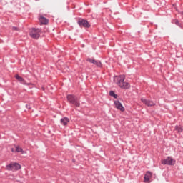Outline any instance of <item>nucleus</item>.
I'll list each match as a JSON object with an SVG mask.
<instances>
[{
	"mask_svg": "<svg viewBox=\"0 0 183 183\" xmlns=\"http://www.w3.org/2000/svg\"><path fill=\"white\" fill-rule=\"evenodd\" d=\"M114 81L122 89H129V88H131V84L125 81V75L124 74L115 76L114 77Z\"/></svg>",
	"mask_w": 183,
	"mask_h": 183,
	"instance_id": "nucleus-1",
	"label": "nucleus"
},
{
	"mask_svg": "<svg viewBox=\"0 0 183 183\" xmlns=\"http://www.w3.org/2000/svg\"><path fill=\"white\" fill-rule=\"evenodd\" d=\"M66 99L69 101L70 104H72L75 107H80L81 104L79 103V100H78V98L75 97V96L72 94H68L66 96Z\"/></svg>",
	"mask_w": 183,
	"mask_h": 183,
	"instance_id": "nucleus-2",
	"label": "nucleus"
},
{
	"mask_svg": "<svg viewBox=\"0 0 183 183\" xmlns=\"http://www.w3.org/2000/svg\"><path fill=\"white\" fill-rule=\"evenodd\" d=\"M77 24L80 26V28H91V24H89V21H88V20L85 19L79 18L77 21Z\"/></svg>",
	"mask_w": 183,
	"mask_h": 183,
	"instance_id": "nucleus-3",
	"label": "nucleus"
},
{
	"mask_svg": "<svg viewBox=\"0 0 183 183\" xmlns=\"http://www.w3.org/2000/svg\"><path fill=\"white\" fill-rule=\"evenodd\" d=\"M41 32H42V29L33 28L30 32V36L34 39H38L41 36Z\"/></svg>",
	"mask_w": 183,
	"mask_h": 183,
	"instance_id": "nucleus-4",
	"label": "nucleus"
},
{
	"mask_svg": "<svg viewBox=\"0 0 183 183\" xmlns=\"http://www.w3.org/2000/svg\"><path fill=\"white\" fill-rule=\"evenodd\" d=\"M87 62H90V64H93L96 65L98 68H102V63L99 60H95L94 59L88 58L86 59Z\"/></svg>",
	"mask_w": 183,
	"mask_h": 183,
	"instance_id": "nucleus-5",
	"label": "nucleus"
},
{
	"mask_svg": "<svg viewBox=\"0 0 183 183\" xmlns=\"http://www.w3.org/2000/svg\"><path fill=\"white\" fill-rule=\"evenodd\" d=\"M162 165H174L175 162H174V159L171 158V157H167L166 159L162 160Z\"/></svg>",
	"mask_w": 183,
	"mask_h": 183,
	"instance_id": "nucleus-6",
	"label": "nucleus"
},
{
	"mask_svg": "<svg viewBox=\"0 0 183 183\" xmlns=\"http://www.w3.org/2000/svg\"><path fill=\"white\" fill-rule=\"evenodd\" d=\"M141 101H142V102H143V104H145V105H147V107H155V102H154L151 100H148L147 99L142 98Z\"/></svg>",
	"mask_w": 183,
	"mask_h": 183,
	"instance_id": "nucleus-7",
	"label": "nucleus"
},
{
	"mask_svg": "<svg viewBox=\"0 0 183 183\" xmlns=\"http://www.w3.org/2000/svg\"><path fill=\"white\" fill-rule=\"evenodd\" d=\"M114 105H115V107L117 109H119L120 111H122V112H124V111H125V108L124 107V106H122V104L119 100L114 101Z\"/></svg>",
	"mask_w": 183,
	"mask_h": 183,
	"instance_id": "nucleus-8",
	"label": "nucleus"
},
{
	"mask_svg": "<svg viewBox=\"0 0 183 183\" xmlns=\"http://www.w3.org/2000/svg\"><path fill=\"white\" fill-rule=\"evenodd\" d=\"M39 19L40 25H48V24H49V20L44 17V16H40Z\"/></svg>",
	"mask_w": 183,
	"mask_h": 183,
	"instance_id": "nucleus-9",
	"label": "nucleus"
},
{
	"mask_svg": "<svg viewBox=\"0 0 183 183\" xmlns=\"http://www.w3.org/2000/svg\"><path fill=\"white\" fill-rule=\"evenodd\" d=\"M14 77L16 78V79L20 82V84H22V85H28V84H26V81H25V79H24V78H22L21 76H19V74H16L14 76Z\"/></svg>",
	"mask_w": 183,
	"mask_h": 183,
	"instance_id": "nucleus-10",
	"label": "nucleus"
},
{
	"mask_svg": "<svg viewBox=\"0 0 183 183\" xmlns=\"http://www.w3.org/2000/svg\"><path fill=\"white\" fill-rule=\"evenodd\" d=\"M60 122H61V125L66 127V125H68V123L69 122V118L63 117L60 119Z\"/></svg>",
	"mask_w": 183,
	"mask_h": 183,
	"instance_id": "nucleus-11",
	"label": "nucleus"
},
{
	"mask_svg": "<svg viewBox=\"0 0 183 183\" xmlns=\"http://www.w3.org/2000/svg\"><path fill=\"white\" fill-rule=\"evenodd\" d=\"M152 177V173L149 171L147 172L144 175V182H149L150 178Z\"/></svg>",
	"mask_w": 183,
	"mask_h": 183,
	"instance_id": "nucleus-12",
	"label": "nucleus"
},
{
	"mask_svg": "<svg viewBox=\"0 0 183 183\" xmlns=\"http://www.w3.org/2000/svg\"><path fill=\"white\" fill-rule=\"evenodd\" d=\"M172 24H174L177 26H179V28H182V23L181 21H179V20H177V19L172 20Z\"/></svg>",
	"mask_w": 183,
	"mask_h": 183,
	"instance_id": "nucleus-13",
	"label": "nucleus"
},
{
	"mask_svg": "<svg viewBox=\"0 0 183 183\" xmlns=\"http://www.w3.org/2000/svg\"><path fill=\"white\" fill-rule=\"evenodd\" d=\"M21 169V164L19 163H13V171H19Z\"/></svg>",
	"mask_w": 183,
	"mask_h": 183,
	"instance_id": "nucleus-14",
	"label": "nucleus"
},
{
	"mask_svg": "<svg viewBox=\"0 0 183 183\" xmlns=\"http://www.w3.org/2000/svg\"><path fill=\"white\" fill-rule=\"evenodd\" d=\"M7 171H14V164L13 163H10L6 166Z\"/></svg>",
	"mask_w": 183,
	"mask_h": 183,
	"instance_id": "nucleus-15",
	"label": "nucleus"
},
{
	"mask_svg": "<svg viewBox=\"0 0 183 183\" xmlns=\"http://www.w3.org/2000/svg\"><path fill=\"white\" fill-rule=\"evenodd\" d=\"M109 95L110 97H113V98H114L115 99H117V98H118V95L115 94V92L114 91H110L109 93Z\"/></svg>",
	"mask_w": 183,
	"mask_h": 183,
	"instance_id": "nucleus-16",
	"label": "nucleus"
},
{
	"mask_svg": "<svg viewBox=\"0 0 183 183\" xmlns=\"http://www.w3.org/2000/svg\"><path fill=\"white\" fill-rule=\"evenodd\" d=\"M175 130L177 131V132L181 133L183 131V129L181 126L176 125L174 127Z\"/></svg>",
	"mask_w": 183,
	"mask_h": 183,
	"instance_id": "nucleus-17",
	"label": "nucleus"
},
{
	"mask_svg": "<svg viewBox=\"0 0 183 183\" xmlns=\"http://www.w3.org/2000/svg\"><path fill=\"white\" fill-rule=\"evenodd\" d=\"M16 152H21V154H24V149L21 147H19V146H16Z\"/></svg>",
	"mask_w": 183,
	"mask_h": 183,
	"instance_id": "nucleus-18",
	"label": "nucleus"
},
{
	"mask_svg": "<svg viewBox=\"0 0 183 183\" xmlns=\"http://www.w3.org/2000/svg\"><path fill=\"white\" fill-rule=\"evenodd\" d=\"M11 29H12V31H19V29L18 27H16V26H13L11 28Z\"/></svg>",
	"mask_w": 183,
	"mask_h": 183,
	"instance_id": "nucleus-19",
	"label": "nucleus"
},
{
	"mask_svg": "<svg viewBox=\"0 0 183 183\" xmlns=\"http://www.w3.org/2000/svg\"><path fill=\"white\" fill-rule=\"evenodd\" d=\"M179 14L180 15H183V11H181Z\"/></svg>",
	"mask_w": 183,
	"mask_h": 183,
	"instance_id": "nucleus-20",
	"label": "nucleus"
},
{
	"mask_svg": "<svg viewBox=\"0 0 183 183\" xmlns=\"http://www.w3.org/2000/svg\"><path fill=\"white\" fill-rule=\"evenodd\" d=\"M14 148H11V152H14Z\"/></svg>",
	"mask_w": 183,
	"mask_h": 183,
	"instance_id": "nucleus-21",
	"label": "nucleus"
},
{
	"mask_svg": "<svg viewBox=\"0 0 183 183\" xmlns=\"http://www.w3.org/2000/svg\"><path fill=\"white\" fill-rule=\"evenodd\" d=\"M42 89H45L44 87H42Z\"/></svg>",
	"mask_w": 183,
	"mask_h": 183,
	"instance_id": "nucleus-22",
	"label": "nucleus"
}]
</instances>
